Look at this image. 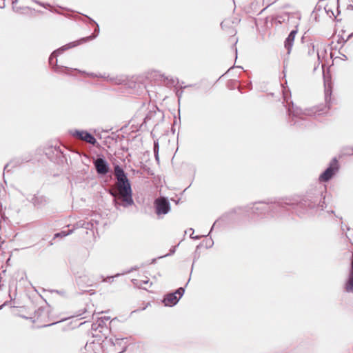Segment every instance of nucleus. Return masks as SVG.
I'll return each instance as SVG.
<instances>
[{
	"mask_svg": "<svg viewBox=\"0 0 353 353\" xmlns=\"http://www.w3.org/2000/svg\"><path fill=\"white\" fill-rule=\"evenodd\" d=\"M114 174L117 180L116 188L110 190L113 196L114 205L117 210L120 207L128 208L134 205L130 183L123 171L118 165L114 168Z\"/></svg>",
	"mask_w": 353,
	"mask_h": 353,
	"instance_id": "f257e3e1",
	"label": "nucleus"
},
{
	"mask_svg": "<svg viewBox=\"0 0 353 353\" xmlns=\"http://www.w3.org/2000/svg\"><path fill=\"white\" fill-rule=\"evenodd\" d=\"M330 108L326 105L322 108H319V107H313L309 109H305L303 110L299 108H289V115L291 117V122H293V124L295 125L298 123L299 121L296 119H305V117L306 116H315V115H321L327 112V110Z\"/></svg>",
	"mask_w": 353,
	"mask_h": 353,
	"instance_id": "f03ea898",
	"label": "nucleus"
},
{
	"mask_svg": "<svg viewBox=\"0 0 353 353\" xmlns=\"http://www.w3.org/2000/svg\"><path fill=\"white\" fill-rule=\"evenodd\" d=\"M77 45V44L76 43H70L68 45L62 47L61 48H59L57 50L54 51L51 54V55L49 58V63L51 66L55 67L54 70L56 72H63L64 71L65 72H68L72 70L71 68H68L66 67L63 68V67H59V65H57V57L58 56L59 54L62 53L65 50L68 49L72 47H74V46H76Z\"/></svg>",
	"mask_w": 353,
	"mask_h": 353,
	"instance_id": "7ed1b4c3",
	"label": "nucleus"
},
{
	"mask_svg": "<svg viewBox=\"0 0 353 353\" xmlns=\"http://www.w3.org/2000/svg\"><path fill=\"white\" fill-rule=\"evenodd\" d=\"M339 170V163L336 158H334L330 163L329 167L319 176V181L327 182L332 178V176Z\"/></svg>",
	"mask_w": 353,
	"mask_h": 353,
	"instance_id": "20e7f679",
	"label": "nucleus"
},
{
	"mask_svg": "<svg viewBox=\"0 0 353 353\" xmlns=\"http://www.w3.org/2000/svg\"><path fill=\"white\" fill-rule=\"evenodd\" d=\"M183 288H179L175 292L168 294L163 299V303L165 306H173L179 301L180 298L184 294Z\"/></svg>",
	"mask_w": 353,
	"mask_h": 353,
	"instance_id": "39448f33",
	"label": "nucleus"
},
{
	"mask_svg": "<svg viewBox=\"0 0 353 353\" xmlns=\"http://www.w3.org/2000/svg\"><path fill=\"white\" fill-rule=\"evenodd\" d=\"M156 212L158 215L165 214L170 210L169 201L164 197H161L155 200Z\"/></svg>",
	"mask_w": 353,
	"mask_h": 353,
	"instance_id": "423d86ee",
	"label": "nucleus"
},
{
	"mask_svg": "<svg viewBox=\"0 0 353 353\" xmlns=\"http://www.w3.org/2000/svg\"><path fill=\"white\" fill-rule=\"evenodd\" d=\"M94 165L97 172L99 174L104 175L106 174L109 171L108 164L107 161L103 158L97 159L94 162Z\"/></svg>",
	"mask_w": 353,
	"mask_h": 353,
	"instance_id": "0eeeda50",
	"label": "nucleus"
},
{
	"mask_svg": "<svg viewBox=\"0 0 353 353\" xmlns=\"http://www.w3.org/2000/svg\"><path fill=\"white\" fill-rule=\"evenodd\" d=\"M73 135L77 138L92 145H94L97 142L94 136L86 131L75 130Z\"/></svg>",
	"mask_w": 353,
	"mask_h": 353,
	"instance_id": "6e6552de",
	"label": "nucleus"
},
{
	"mask_svg": "<svg viewBox=\"0 0 353 353\" xmlns=\"http://www.w3.org/2000/svg\"><path fill=\"white\" fill-rule=\"evenodd\" d=\"M296 34H297V30H292L285 41V48L287 50L288 54H290L291 52V49L293 46L294 38H295Z\"/></svg>",
	"mask_w": 353,
	"mask_h": 353,
	"instance_id": "1a4fd4ad",
	"label": "nucleus"
},
{
	"mask_svg": "<svg viewBox=\"0 0 353 353\" xmlns=\"http://www.w3.org/2000/svg\"><path fill=\"white\" fill-rule=\"evenodd\" d=\"M345 290L347 292H353V253L351 261V270L347 279V281L345 284Z\"/></svg>",
	"mask_w": 353,
	"mask_h": 353,
	"instance_id": "9d476101",
	"label": "nucleus"
},
{
	"mask_svg": "<svg viewBox=\"0 0 353 353\" xmlns=\"http://www.w3.org/2000/svg\"><path fill=\"white\" fill-rule=\"evenodd\" d=\"M92 22L94 23V24H96L97 28L94 30V32H93V34L92 35L82 39L81 40V41H90V40H92V39H94V38H96L97 37V35L99 34V25L94 21H93V20H92Z\"/></svg>",
	"mask_w": 353,
	"mask_h": 353,
	"instance_id": "9b49d317",
	"label": "nucleus"
},
{
	"mask_svg": "<svg viewBox=\"0 0 353 353\" xmlns=\"http://www.w3.org/2000/svg\"><path fill=\"white\" fill-rule=\"evenodd\" d=\"M132 282H133L134 285L137 286L138 288H143L144 290H147V288L143 286V284L148 285L149 283V279L146 278L145 279L141 280L140 281H139L137 280H133Z\"/></svg>",
	"mask_w": 353,
	"mask_h": 353,
	"instance_id": "f8f14e48",
	"label": "nucleus"
},
{
	"mask_svg": "<svg viewBox=\"0 0 353 353\" xmlns=\"http://www.w3.org/2000/svg\"><path fill=\"white\" fill-rule=\"evenodd\" d=\"M72 232V230H68V231H61V232L57 233L54 234V237H59V236H66L68 234H70Z\"/></svg>",
	"mask_w": 353,
	"mask_h": 353,
	"instance_id": "ddd939ff",
	"label": "nucleus"
},
{
	"mask_svg": "<svg viewBox=\"0 0 353 353\" xmlns=\"http://www.w3.org/2000/svg\"><path fill=\"white\" fill-rule=\"evenodd\" d=\"M343 154L346 155H353V148L347 147L344 148Z\"/></svg>",
	"mask_w": 353,
	"mask_h": 353,
	"instance_id": "4468645a",
	"label": "nucleus"
},
{
	"mask_svg": "<svg viewBox=\"0 0 353 353\" xmlns=\"http://www.w3.org/2000/svg\"><path fill=\"white\" fill-rule=\"evenodd\" d=\"M330 94H331V91L329 89L325 88V102L327 103L330 100Z\"/></svg>",
	"mask_w": 353,
	"mask_h": 353,
	"instance_id": "2eb2a0df",
	"label": "nucleus"
},
{
	"mask_svg": "<svg viewBox=\"0 0 353 353\" xmlns=\"http://www.w3.org/2000/svg\"><path fill=\"white\" fill-rule=\"evenodd\" d=\"M125 339H119V338H116L114 339V341L112 340V343L113 344V345L116 346V345H121V343L123 342V341Z\"/></svg>",
	"mask_w": 353,
	"mask_h": 353,
	"instance_id": "dca6fc26",
	"label": "nucleus"
},
{
	"mask_svg": "<svg viewBox=\"0 0 353 353\" xmlns=\"http://www.w3.org/2000/svg\"><path fill=\"white\" fill-rule=\"evenodd\" d=\"M230 23V20H228V19H225V20H224V21H223L221 22V28H222L223 30L226 29V28L228 27V26H229Z\"/></svg>",
	"mask_w": 353,
	"mask_h": 353,
	"instance_id": "f3484780",
	"label": "nucleus"
},
{
	"mask_svg": "<svg viewBox=\"0 0 353 353\" xmlns=\"http://www.w3.org/2000/svg\"><path fill=\"white\" fill-rule=\"evenodd\" d=\"M154 153H159V143L157 141L154 143Z\"/></svg>",
	"mask_w": 353,
	"mask_h": 353,
	"instance_id": "a211bd4d",
	"label": "nucleus"
},
{
	"mask_svg": "<svg viewBox=\"0 0 353 353\" xmlns=\"http://www.w3.org/2000/svg\"><path fill=\"white\" fill-rule=\"evenodd\" d=\"M283 204H285V205H290L291 203L290 202H288V201L278 202V205L281 206L282 208H284Z\"/></svg>",
	"mask_w": 353,
	"mask_h": 353,
	"instance_id": "6ab92c4d",
	"label": "nucleus"
},
{
	"mask_svg": "<svg viewBox=\"0 0 353 353\" xmlns=\"http://www.w3.org/2000/svg\"><path fill=\"white\" fill-rule=\"evenodd\" d=\"M267 208L268 207L266 205H263V206H261V207L256 206V207H254V209L256 210H263V209Z\"/></svg>",
	"mask_w": 353,
	"mask_h": 353,
	"instance_id": "aec40b11",
	"label": "nucleus"
},
{
	"mask_svg": "<svg viewBox=\"0 0 353 353\" xmlns=\"http://www.w3.org/2000/svg\"><path fill=\"white\" fill-rule=\"evenodd\" d=\"M190 230H192V234H190V237L192 239H199V236H194V234H194V231H193L192 229H190Z\"/></svg>",
	"mask_w": 353,
	"mask_h": 353,
	"instance_id": "412c9836",
	"label": "nucleus"
},
{
	"mask_svg": "<svg viewBox=\"0 0 353 353\" xmlns=\"http://www.w3.org/2000/svg\"><path fill=\"white\" fill-rule=\"evenodd\" d=\"M127 347H128L127 344H126V343H125V345H124V346L123 347V348H122L121 351V352H119V353H123L124 352H125V351H126V350H127Z\"/></svg>",
	"mask_w": 353,
	"mask_h": 353,
	"instance_id": "4be33fe9",
	"label": "nucleus"
},
{
	"mask_svg": "<svg viewBox=\"0 0 353 353\" xmlns=\"http://www.w3.org/2000/svg\"><path fill=\"white\" fill-rule=\"evenodd\" d=\"M154 157H155V159L159 161V153H154Z\"/></svg>",
	"mask_w": 353,
	"mask_h": 353,
	"instance_id": "5701e85b",
	"label": "nucleus"
},
{
	"mask_svg": "<svg viewBox=\"0 0 353 353\" xmlns=\"http://www.w3.org/2000/svg\"><path fill=\"white\" fill-rule=\"evenodd\" d=\"M10 164H7L5 167H4V170H8V168L9 167Z\"/></svg>",
	"mask_w": 353,
	"mask_h": 353,
	"instance_id": "b1692460",
	"label": "nucleus"
},
{
	"mask_svg": "<svg viewBox=\"0 0 353 353\" xmlns=\"http://www.w3.org/2000/svg\"><path fill=\"white\" fill-rule=\"evenodd\" d=\"M55 323H51L50 324H48V325H44L43 327H46V326H49V325H54Z\"/></svg>",
	"mask_w": 353,
	"mask_h": 353,
	"instance_id": "393cba45",
	"label": "nucleus"
},
{
	"mask_svg": "<svg viewBox=\"0 0 353 353\" xmlns=\"http://www.w3.org/2000/svg\"><path fill=\"white\" fill-rule=\"evenodd\" d=\"M18 1V0H12V4L16 3Z\"/></svg>",
	"mask_w": 353,
	"mask_h": 353,
	"instance_id": "a878e982",
	"label": "nucleus"
},
{
	"mask_svg": "<svg viewBox=\"0 0 353 353\" xmlns=\"http://www.w3.org/2000/svg\"><path fill=\"white\" fill-rule=\"evenodd\" d=\"M175 252V248H174L172 250H171V253L173 254Z\"/></svg>",
	"mask_w": 353,
	"mask_h": 353,
	"instance_id": "bb28decb",
	"label": "nucleus"
},
{
	"mask_svg": "<svg viewBox=\"0 0 353 353\" xmlns=\"http://www.w3.org/2000/svg\"><path fill=\"white\" fill-rule=\"evenodd\" d=\"M212 244H213V242H212V241L211 240V241H210V242L209 246H210H210H212Z\"/></svg>",
	"mask_w": 353,
	"mask_h": 353,
	"instance_id": "cd10ccee",
	"label": "nucleus"
},
{
	"mask_svg": "<svg viewBox=\"0 0 353 353\" xmlns=\"http://www.w3.org/2000/svg\"><path fill=\"white\" fill-rule=\"evenodd\" d=\"M216 221L215 223H214V224H213V225H212V228H214V226L216 225ZM212 230V229H211V230Z\"/></svg>",
	"mask_w": 353,
	"mask_h": 353,
	"instance_id": "c85d7f7f",
	"label": "nucleus"
}]
</instances>
